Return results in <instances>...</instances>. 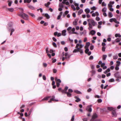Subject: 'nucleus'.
<instances>
[{
	"label": "nucleus",
	"instance_id": "obj_56",
	"mask_svg": "<svg viewBox=\"0 0 121 121\" xmlns=\"http://www.w3.org/2000/svg\"><path fill=\"white\" fill-rule=\"evenodd\" d=\"M74 115H73L72 117V118L71 119V121H73L74 120Z\"/></svg>",
	"mask_w": 121,
	"mask_h": 121
},
{
	"label": "nucleus",
	"instance_id": "obj_59",
	"mask_svg": "<svg viewBox=\"0 0 121 121\" xmlns=\"http://www.w3.org/2000/svg\"><path fill=\"white\" fill-rule=\"evenodd\" d=\"M48 48H47L46 49V52L47 53H48L49 52V51H48Z\"/></svg>",
	"mask_w": 121,
	"mask_h": 121
},
{
	"label": "nucleus",
	"instance_id": "obj_25",
	"mask_svg": "<svg viewBox=\"0 0 121 121\" xmlns=\"http://www.w3.org/2000/svg\"><path fill=\"white\" fill-rule=\"evenodd\" d=\"M95 30H92L90 32V33L92 35H94L95 33Z\"/></svg>",
	"mask_w": 121,
	"mask_h": 121
},
{
	"label": "nucleus",
	"instance_id": "obj_10",
	"mask_svg": "<svg viewBox=\"0 0 121 121\" xmlns=\"http://www.w3.org/2000/svg\"><path fill=\"white\" fill-rule=\"evenodd\" d=\"M72 29V28L71 27H69L67 29V30L68 31L69 33L70 34H71V30Z\"/></svg>",
	"mask_w": 121,
	"mask_h": 121
},
{
	"label": "nucleus",
	"instance_id": "obj_44",
	"mask_svg": "<svg viewBox=\"0 0 121 121\" xmlns=\"http://www.w3.org/2000/svg\"><path fill=\"white\" fill-rule=\"evenodd\" d=\"M52 45L55 47L56 48L57 47L55 43L53 42L52 43Z\"/></svg>",
	"mask_w": 121,
	"mask_h": 121
},
{
	"label": "nucleus",
	"instance_id": "obj_63",
	"mask_svg": "<svg viewBox=\"0 0 121 121\" xmlns=\"http://www.w3.org/2000/svg\"><path fill=\"white\" fill-rule=\"evenodd\" d=\"M102 69L100 68L98 70V71L99 72H101L102 71Z\"/></svg>",
	"mask_w": 121,
	"mask_h": 121
},
{
	"label": "nucleus",
	"instance_id": "obj_3",
	"mask_svg": "<svg viewBox=\"0 0 121 121\" xmlns=\"http://www.w3.org/2000/svg\"><path fill=\"white\" fill-rule=\"evenodd\" d=\"M18 15L21 17L25 20H28L29 19V16L26 14L23 13V12H22V13L18 14Z\"/></svg>",
	"mask_w": 121,
	"mask_h": 121
},
{
	"label": "nucleus",
	"instance_id": "obj_50",
	"mask_svg": "<svg viewBox=\"0 0 121 121\" xmlns=\"http://www.w3.org/2000/svg\"><path fill=\"white\" fill-rule=\"evenodd\" d=\"M96 20L99 21L100 20V18L99 17H97L96 18Z\"/></svg>",
	"mask_w": 121,
	"mask_h": 121
},
{
	"label": "nucleus",
	"instance_id": "obj_20",
	"mask_svg": "<svg viewBox=\"0 0 121 121\" xmlns=\"http://www.w3.org/2000/svg\"><path fill=\"white\" fill-rule=\"evenodd\" d=\"M85 11L86 14H88L90 12V10L88 8H87L85 9Z\"/></svg>",
	"mask_w": 121,
	"mask_h": 121
},
{
	"label": "nucleus",
	"instance_id": "obj_32",
	"mask_svg": "<svg viewBox=\"0 0 121 121\" xmlns=\"http://www.w3.org/2000/svg\"><path fill=\"white\" fill-rule=\"evenodd\" d=\"M8 10L10 12H13V11L14 9L13 8H11L8 9Z\"/></svg>",
	"mask_w": 121,
	"mask_h": 121
},
{
	"label": "nucleus",
	"instance_id": "obj_1",
	"mask_svg": "<svg viewBox=\"0 0 121 121\" xmlns=\"http://www.w3.org/2000/svg\"><path fill=\"white\" fill-rule=\"evenodd\" d=\"M84 45L80 43H77L75 48L73 51V52H79L81 54L83 53V52L82 48L83 47Z\"/></svg>",
	"mask_w": 121,
	"mask_h": 121
},
{
	"label": "nucleus",
	"instance_id": "obj_57",
	"mask_svg": "<svg viewBox=\"0 0 121 121\" xmlns=\"http://www.w3.org/2000/svg\"><path fill=\"white\" fill-rule=\"evenodd\" d=\"M93 59V57L92 56H91L89 58V59L90 60H92Z\"/></svg>",
	"mask_w": 121,
	"mask_h": 121
},
{
	"label": "nucleus",
	"instance_id": "obj_23",
	"mask_svg": "<svg viewBox=\"0 0 121 121\" xmlns=\"http://www.w3.org/2000/svg\"><path fill=\"white\" fill-rule=\"evenodd\" d=\"M32 0H24V3H29Z\"/></svg>",
	"mask_w": 121,
	"mask_h": 121
},
{
	"label": "nucleus",
	"instance_id": "obj_11",
	"mask_svg": "<svg viewBox=\"0 0 121 121\" xmlns=\"http://www.w3.org/2000/svg\"><path fill=\"white\" fill-rule=\"evenodd\" d=\"M71 30V34H77V33L76 32H74L75 30V29L74 28H73Z\"/></svg>",
	"mask_w": 121,
	"mask_h": 121
},
{
	"label": "nucleus",
	"instance_id": "obj_13",
	"mask_svg": "<svg viewBox=\"0 0 121 121\" xmlns=\"http://www.w3.org/2000/svg\"><path fill=\"white\" fill-rule=\"evenodd\" d=\"M65 4V3H63L62 2L61 3H60L59 4V6L60 7L63 8L64 7L63 4Z\"/></svg>",
	"mask_w": 121,
	"mask_h": 121
},
{
	"label": "nucleus",
	"instance_id": "obj_36",
	"mask_svg": "<svg viewBox=\"0 0 121 121\" xmlns=\"http://www.w3.org/2000/svg\"><path fill=\"white\" fill-rule=\"evenodd\" d=\"M67 94V96L69 97H70L71 95V94L70 93L68 92H67L66 93Z\"/></svg>",
	"mask_w": 121,
	"mask_h": 121
},
{
	"label": "nucleus",
	"instance_id": "obj_12",
	"mask_svg": "<svg viewBox=\"0 0 121 121\" xmlns=\"http://www.w3.org/2000/svg\"><path fill=\"white\" fill-rule=\"evenodd\" d=\"M65 56H66L65 57V58L66 59L67 58H69L70 56V55H69L67 52H66L65 53Z\"/></svg>",
	"mask_w": 121,
	"mask_h": 121
},
{
	"label": "nucleus",
	"instance_id": "obj_8",
	"mask_svg": "<svg viewBox=\"0 0 121 121\" xmlns=\"http://www.w3.org/2000/svg\"><path fill=\"white\" fill-rule=\"evenodd\" d=\"M66 30H64L62 31L61 35L63 36H65L66 35Z\"/></svg>",
	"mask_w": 121,
	"mask_h": 121
},
{
	"label": "nucleus",
	"instance_id": "obj_31",
	"mask_svg": "<svg viewBox=\"0 0 121 121\" xmlns=\"http://www.w3.org/2000/svg\"><path fill=\"white\" fill-rule=\"evenodd\" d=\"M83 12V10L82 9H80L78 11V15L80 14Z\"/></svg>",
	"mask_w": 121,
	"mask_h": 121
},
{
	"label": "nucleus",
	"instance_id": "obj_42",
	"mask_svg": "<svg viewBox=\"0 0 121 121\" xmlns=\"http://www.w3.org/2000/svg\"><path fill=\"white\" fill-rule=\"evenodd\" d=\"M102 6H106V3H105V2H103L102 3Z\"/></svg>",
	"mask_w": 121,
	"mask_h": 121
},
{
	"label": "nucleus",
	"instance_id": "obj_64",
	"mask_svg": "<svg viewBox=\"0 0 121 121\" xmlns=\"http://www.w3.org/2000/svg\"><path fill=\"white\" fill-rule=\"evenodd\" d=\"M108 6L109 7H112V4H110V3L108 4Z\"/></svg>",
	"mask_w": 121,
	"mask_h": 121
},
{
	"label": "nucleus",
	"instance_id": "obj_40",
	"mask_svg": "<svg viewBox=\"0 0 121 121\" xmlns=\"http://www.w3.org/2000/svg\"><path fill=\"white\" fill-rule=\"evenodd\" d=\"M114 81V80L113 78H111L109 80V82H113Z\"/></svg>",
	"mask_w": 121,
	"mask_h": 121
},
{
	"label": "nucleus",
	"instance_id": "obj_14",
	"mask_svg": "<svg viewBox=\"0 0 121 121\" xmlns=\"http://www.w3.org/2000/svg\"><path fill=\"white\" fill-rule=\"evenodd\" d=\"M90 45V43L89 42H88L86 43V45L85 46V48H88L89 47V46Z\"/></svg>",
	"mask_w": 121,
	"mask_h": 121
},
{
	"label": "nucleus",
	"instance_id": "obj_18",
	"mask_svg": "<svg viewBox=\"0 0 121 121\" xmlns=\"http://www.w3.org/2000/svg\"><path fill=\"white\" fill-rule=\"evenodd\" d=\"M74 98L76 99L75 100V101L76 102H78L81 100V99H80L76 96H75Z\"/></svg>",
	"mask_w": 121,
	"mask_h": 121
},
{
	"label": "nucleus",
	"instance_id": "obj_38",
	"mask_svg": "<svg viewBox=\"0 0 121 121\" xmlns=\"http://www.w3.org/2000/svg\"><path fill=\"white\" fill-rule=\"evenodd\" d=\"M117 64L116 65H117V66H119L121 63L119 61H117Z\"/></svg>",
	"mask_w": 121,
	"mask_h": 121
},
{
	"label": "nucleus",
	"instance_id": "obj_35",
	"mask_svg": "<svg viewBox=\"0 0 121 121\" xmlns=\"http://www.w3.org/2000/svg\"><path fill=\"white\" fill-rule=\"evenodd\" d=\"M32 17H35V15L32 13H28Z\"/></svg>",
	"mask_w": 121,
	"mask_h": 121
},
{
	"label": "nucleus",
	"instance_id": "obj_52",
	"mask_svg": "<svg viewBox=\"0 0 121 121\" xmlns=\"http://www.w3.org/2000/svg\"><path fill=\"white\" fill-rule=\"evenodd\" d=\"M116 42H119L120 41V39L119 38H117L116 40Z\"/></svg>",
	"mask_w": 121,
	"mask_h": 121
},
{
	"label": "nucleus",
	"instance_id": "obj_6",
	"mask_svg": "<svg viewBox=\"0 0 121 121\" xmlns=\"http://www.w3.org/2000/svg\"><path fill=\"white\" fill-rule=\"evenodd\" d=\"M116 109L112 110V116L114 117H116L117 116V114L115 111Z\"/></svg>",
	"mask_w": 121,
	"mask_h": 121
},
{
	"label": "nucleus",
	"instance_id": "obj_5",
	"mask_svg": "<svg viewBox=\"0 0 121 121\" xmlns=\"http://www.w3.org/2000/svg\"><path fill=\"white\" fill-rule=\"evenodd\" d=\"M109 21L110 22H114L115 23L119 24V22L117 21V19L115 18H112L109 20Z\"/></svg>",
	"mask_w": 121,
	"mask_h": 121
},
{
	"label": "nucleus",
	"instance_id": "obj_21",
	"mask_svg": "<svg viewBox=\"0 0 121 121\" xmlns=\"http://www.w3.org/2000/svg\"><path fill=\"white\" fill-rule=\"evenodd\" d=\"M28 6L29 8H30L32 9L33 10V9H35L34 7L33 6H32V5H28Z\"/></svg>",
	"mask_w": 121,
	"mask_h": 121
},
{
	"label": "nucleus",
	"instance_id": "obj_15",
	"mask_svg": "<svg viewBox=\"0 0 121 121\" xmlns=\"http://www.w3.org/2000/svg\"><path fill=\"white\" fill-rule=\"evenodd\" d=\"M55 96H52V98L51 99V100L57 102L58 101V100L57 99H55Z\"/></svg>",
	"mask_w": 121,
	"mask_h": 121
},
{
	"label": "nucleus",
	"instance_id": "obj_27",
	"mask_svg": "<svg viewBox=\"0 0 121 121\" xmlns=\"http://www.w3.org/2000/svg\"><path fill=\"white\" fill-rule=\"evenodd\" d=\"M77 20L75 19V21L73 22V24L74 25H76L77 24Z\"/></svg>",
	"mask_w": 121,
	"mask_h": 121
},
{
	"label": "nucleus",
	"instance_id": "obj_28",
	"mask_svg": "<svg viewBox=\"0 0 121 121\" xmlns=\"http://www.w3.org/2000/svg\"><path fill=\"white\" fill-rule=\"evenodd\" d=\"M115 36L116 37H121V35H120L119 34H116L115 35Z\"/></svg>",
	"mask_w": 121,
	"mask_h": 121
},
{
	"label": "nucleus",
	"instance_id": "obj_60",
	"mask_svg": "<svg viewBox=\"0 0 121 121\" xmlns=\"http://www.w3.org/2000/svg\"><path fill=\"white\" fill-rule=\"evenodd\" d=\"M118 66H117V65H116V66L115 67V69L117 70H118L119 69V67H118Z\"/></svg>",
	"mask_w": 121,
	"mask_h": 121
},
{
	"label": "nucleus",
	"instance_id": "obj_54",
	"mask_svg": "<svg viewBox=\"0 0 121 121\" xmlns=\"http://www.w3.org/2000/svg\"><path fill=\"white\" fill-rule=\"evenodd\" d=\"M68 91H69L68 92H69L70 93H71L73 92V91L72 89H69L68 90Z\"/></svg>",
	"mask_w": 121,
	"mask_h": 121
},
{
	"label": "nucleus",
	"instance_id": "obj_61",
	"mask_svg": "<svg viewBox=\"0 0 121 121\" xmlns=\"http://www.w3.org/2000/svg\"><path fill=\"white\" fill-rule=\"evenodd\" d=\"M43 65L44 67H46L47 66V64L46 63H44L43 64Z\"/></svg>",
	"mask_w": 121,
	"mask_h": 121
},
{
	"label": "nucleus",
	"instance_id": "obj_62",
	"mask_svg": "<svg viewBox=\"0 0 121 121\" xmlns=\"http://www.w3.org/2000/svg\"><path fill=\"white\" fill-rule=\"evenodd\" d=\"M52 39L55 42H56L57 41L56 39L54 37H53Z\"/></svg>",
	"mask_w": 121,
	"mask_h": 121
},
{
	"label": "nucleus",
	"instance_id": "obj_30",
	"mask_svg": "<svg viewBox=\"0 0 121 121\" xmlns=\"http://www.w3.org/2000/svg\"><path fill=\"white\" fill-rule=\"evenodd\" d=\"M107 8L106 7L102 9V11L103 12H105L107 11Z\"/></svg>",
	"mask_w": 121,
	"mask_h": 121
},
{
	"label": "nucleus",
	"instance_id": "obj_46",
	"mask_svg": "<svg viewBox=\"0 0 121 121\" xmlns=\"http://www.w3.org/2000/svg\"><path fill=\"white\" fill-rule=\"evenodd\" d=\"M61 91L62 93H64L66 94L67 93V92H66V91L64 90H62Z\"/></svg>",
	"mask_w": 121,
	"mask_h": 121
},
{
	"label": "nucleus",
	"instance_id": "obj_53",
	"mask_svg": "<svg viewBox=\"0 0 121 121\" xmlns=\"http://www.w3.org/2000/svg\"><path fill=\"white\" fill-rule=\"evenodd\" d=\"M102 100L101 99H99L98 100V102L99 103H100L102 102Z\"/></svg>",
	"mask_w": 121,
	"mask_h": 121
},
{
	"label": "nucleus",
	"instance_id": "obj_58",
	"mask_svg": "<svg viewBox=\"0 0 121 121\" xmlns=\"http://www.w3.org/2000/svg\"><path fill=\"white\" fill-rule=\"evenodd\" d=\"M56 83V84L57 86L58 87H59L60 85V83H59V82H57V83Z\"/></svg>",
	"mask_w": 121,
	"mask_h": 121
},
{
	"label": "nucleus",
	"instance_id": "obj_37",
	"mask_svg": "<svg viewBox=\"0 0 121 121\" xmlns=\"http://www.w3.org/2000/svg\"><path fill=\"white\" fill-rule=\"evenodd\" d=\"M92 74H91V76H92L93 75H94L95 73V71L94 70H93L91 71Z\"/></svg>",
	"mask_w": 121,
	"mask_h": 121
},
{
	"label": "nucleus",
	"instance_id": "obj_55",
	"mask_svg": "<svg viewBox=\"0 0 121 121\" xmlns=\"http://www.w3.org/2000/svg\"><path fill=\"white\" fill-rule=\"evenodd\" d=\"M43 18V17H39L37 18V20H40L42 19Z\"/></svg>",
	"mask_w": 121,
	"mask_h": 121
},
{
	"label": "nucleus",
	"instance_id": "obj_48",
	"mask_svg": "<svg viewBox=\"0 0 121 121\" xmlns=\"http://www.w3.org/2000/svg\"><path fill=\"white\" fill-rule=\"evenodd\" d=\"M91 10H95L96 9V8L95 6H93V7L91 8Z\"/></svg>",
	"mask_w": 121,
	"mask_h": 121
},
{
	"label": "nucleus",
	"instance_id": "obj_45",
	"mask_svg": "<svg viewBox=\"0 0 121 121\" xmlns=\"http://www.w3.org/2000/svg\"><path fill=\"white\" fill-rule=\"evenodd\" d=\"M74 91L77 94H80L81 93V92H80L77 90L75 91Z\"/></svg>",
	"mask_w": 121,
	"mask_h": 121
},
{
	"label": "nucleus",
	"instance_id": "obj_24",
	"mask_svg": "<svg viewBox=\"0 0 121 121\" xmlns=\"http://www.w3.org/2000/svg\"><path fill=\"white\" fill-rule=\"evenodd\" d=\"M107 57V55H104L103 56L102 59L103 60H105Z\"/></svg>",
	"mask_w": 121,
	"mask_h": 121
},
{
	"label": "nucleus",
	"instance_id": "obj_26",
	"mask_svg": "<svg viewBox=\"0 0 121 121\" xmlns=\"http://www.w3.org/2000/svg\"><path fill=\"white\" fill-rule=\"evenodd\" d=\"M44 16L46 17L48 19L50 18V16L48 13H46L45 14Z\"/></svg>",
	"mask_w": 121,
	"mask_h": 121
},
{
	"label": "nucleus",
	"instance_id": "obj_33",
	"mask_svg": "<svg viewBox=\"0 0 121 121\" xmlns=\"http://www.w3.org/2000/svg\"><path fill=\"white\" fill-rule=\"evenodd\" d=\"M50 2H48L47 4H45V5L47 7H48V6L50 5Z\"/></svg>",
	"mask_w": 121,
	"mask_h": 121
},
{
	"label": "nucleus",
	"instance_id": "obj_22",
	"mask_svg": "<svg viewBox=\"0 0 121 121\" xmlns=\"http://www.w3.org/2000/svg\"><path fill=\"white\" fill-rule=\"evenodd\" d=\"M108 16L109 17L111 18L113 16V14L112 13L109 12L108 13Z\"/></svg>",
	"mask_w": 121,
	"mask_h": 121
},
{
	"label": "nucleus",
	"instance_id": "obj_17",
	"mask_svg": "<svg viewBox=\"0 0 121 121\" xmlns=\"http://www.w3.org/2000/svg\"><path fill=\"white\" fill-rule=\"evenodd\" d=\"M107 109L108 110H109L110 111H112V110H115L116 109L112 107H107Z\"/></svg>",
	"mask_w": 121,
	"mask_h": 121
},
{
	"label": "nucleus",
	"instance_id": "obj_2",
	"mask_svg": "<svg viewBox=\"0 0 121 121\" xmlns=\"http://www.w3.org/2000/svg\"><path fill=\"white\" fill-rule=\"evenodd\" d=\"M90 22L88 23V25L89 27L88 29L89 30H90L92 29V26H95L97 24V23L95 22L93 19H91L90 20Z\"/></svg>",
	"mask_w": 121,
	"mask_h": 121
},
{
	"label": "nucleus",
	"instance_id": "obj_51",
	"mask_svg": "<svg viewBox=\"0 0 121 121\" xmlns=\"http://www.w3.org/2000/svg\"><path fill=\"white\" fill-rule=\"evenodd\" d=\"M94 48V46L93 45L91 46L90 48V50H93Z\"/></svg>",
	"mask_w": 121,
	"mask_h": 121
},
{
	"label": "nucleus",
	"instance_id": "obj_34",
	"mask_svg": "<svg viewBox=\"0 0 121 121\" xmlns=\"http://www.w3.org/2000/svg\"><path fill=\"white\" fill-rule=\"evenodd\" d=\"M8 2H9L8 5L9 6H10L13 3V1H8Z\"/></svg>",
	"mask_w": 121,
	"mask_h": 121
},
{
	"label": "nucleus",
	"instance_id": "obj_49",
	"mask_svg": "<svg viewBox=\"0 0 121 121\" xmlns=\"http://www.w3.org/2000/svg\"><path fill=\"white\" fill-rule=\"evenodd\" d=\"M105 47H103L102 48V50L104 52L105 51Z\"/></svg>",
	"mask_w": 121,
	"mask_h": 121
},
{
	"label": "nucleus",
	"instance_id": "obj_41",
	"mask_svg": "<svg viewBox=\"0 0 121 121\" xmlns=\"http://www.w3.org/2000/svg\"><path fill=\"white\" fill-rule=\"evenodd\" d=\"M85 49H86L85 51V52L87 54L89 51V49L88 48H86Z\"/></svg>",
	"mask_w": 121,
	"mask_h": 121
},
{
	"label": "nucleus",
	"instance_id": "obj_43",
	"mask_svg": "<svg viewBox=\"0 0 121 121\" xmlns=\"http://www.w3.org/2000/svg\"><path fill=\"white\" fill-rule=\"evenodd\" d=\"M51 97L50 96H49V97H46L45 98H44L42 100H47L49 98H50V97Z\"/></svg>",
	"mask_w": 121,
	"mask_h": 121
},
{
	"label": "nucleus",
	"instance_id": "obj_4",
	"mask_svg": "<svg viewBox=\"0 0 121 121\" xmlns=\"http://www.w3.org/2000/svg\"><path fill=\"white\" fill-rule=\"evenodd\" d=\"M98 116L96 113L94 114L92 116V118L90 121H102L100 119H96V118Z\"/></svg>",
	"mask_w": 121,
	"mask_h": 121
},
{
	"label": "nucleus",
	"instance_id": "obj_29",
	"mask_svg": "<svg viewBox=\"0 0 121 121\" xmlns=\"http://www.w3.org/2000/svg\"><path fill=\"white\" fill-rule=\"evenodd\" d=\"M113 59L114 60H116L118 58V56L117 55H116L113 56Z\"/></svg>",
	"mask_w": 121,
	"mask_h": 121
},
{
	"label": "nucleus",
	"instance_id": "obj_16",
	"mask_svg": "<svg viewBox=\"0 0 121 121\" xmlns=\"http://www.w3.org/2000/svg\"><path fill=\"white\" fill-rule=\"evenodd\" d=\"M62 3H65L66 5H68L69 4V3L68 1H66L67 0H63Z\"/></svg>",
	"mask_w": 121,
	"mask_h": 121
},
{
	"label": "nucleus",
	"instance_id": "obj_39",
	"mask_svg": "<svg viewBox=\"0 0 121 121\" xmlns=\"http://www.w3.org/2000/svg\"><path fill=\"white\" fill-rule=\"evenodd\" d=\"M71 6L72 8L75 11L76 10V9L73 5H72Z\"/></svg>",
	"mask_w": 121,
	"mask_h": 121
},
{
	"label": "nucleus",
	"instance_id": "obj_19",
	"mask_svg": "<svg viewBox=\"0 0 121 121\" xmlns=\"http://www.w3.org/2000/svg\"><path fill=\"white\" fill-rule=\"evenodd\" d=\"M86 33V30H84L83 32H81L80 33V34L81 35H85Z\"/></svg>",
	"mask_w": 121,
	"mask_h": 121
},
{
	"label": "nucleus",
	"instance_id": "obj_7",
	"mask_svg": "<svg viewBox=\"0 0 121 121\" xmlns=\"http://www.w3.org/2000/svg\"><path fill=\"white\" fill-rule=\"evenodd\" d=\"M91 105L88 106L86 108V110L90 112H91L92 111V108H91Z\"/></svg>",
	"mask_w": 121,
	"mask_h": 121
},
{
	"label": "nucleus",
	"instance_id": "obj_47",
	"mask_svg": "<svg viewBox=\"0 0 121 121\" xmlns=\"http://www.w3.org/2000/svg\"><path fill=\"white\" fill-rule=\"evenodd\" d=\"M88 120V118H84L82 119V120L83 121H87Z\"/></svg>",
	"mask_w": 121,
	"mask_h": 121
},
{
	"label": "nucleus",
	"instance_id": "obj_9",
	"mask_svg": "<svg viewBox=\"0 0 121 121\" xmlns=\"http://www.w3.org/2000/svg\"><path fill=\"white\" fill-rule=\"evenodd\" d=\"M55 80L56 83L59 82L60 83L61 82V81L60 79H58L57 77H56L55 78Z\"/></svg>",
	"mask_w": 121,
	"mask_h": 121
}]
</instances>
